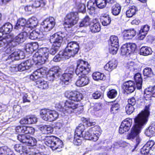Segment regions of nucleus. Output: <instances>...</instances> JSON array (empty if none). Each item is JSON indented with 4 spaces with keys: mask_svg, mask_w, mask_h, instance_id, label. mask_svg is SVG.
<instances>
[{
    "mask_svg": "<svg viewBox=\"0 0 155 155\" xmlns=\"http://www.w3.org/2000/svg\"><path fill=\"white\" fill-rule=\"evenodd\" d=\"M63 38L57 33H56L50 37V41L52 43V46L49 51L46 48L39 49L35 53L32 60L35 64H44L48 57V51L52 55H54L58 51L61 45Z\"/></svg>",
    "mask_w": 155,
    "mask_h": 155,
    "instance_id": "1",
    "label": "nucleus"
},
{
    "mask_svg": "<svg viewBox=\"0 0 155 155\" xmlns=\"http://www.w3.org/2000/svg\"><path fill=\"white\" fill-rule=\"evenodd\" d=\"M150 105L146 106L143 110H142L134 119V124L131 128L130 132L127 136L128 140H133L136 138V143L134 146L135 149L140 142V140L138 137L143 126L146 124L150 115Z\"/></svg>",
    "mask_w": 155,
    "mask_h": 155,
    "instance_id": "2",
    "label": "nucleus"
},
{
    "mask_svg": "<svg viewBox=\"0 0 155 155\" xmlns=\"http://www.w3.org/2000/svg\"><path fill=\"white\" fill-rule=\"evenodd\" d=\"M64 96L68 99L64 103L63 107L65 112L70 114L76 110L79 113L83 111V106L78 103L82 98L81 94L77 91H67L65 92Z\"/></svg>",
    "mask_w": 155,
    "mask_h": 155,
    "instance_id": "3",
    "label": "nucleus"
},
{
    "mask_svg": "<svg viewBox=\"0 0 155 155\" xmlns=\"http://www.w3.org/2000/svg\"><path fill=\"white\" fill-rule=\"evenodd\" d=\"M76 64V74L78 75L81 76H78L75 84L78 87H82L87 85L90 82L89 78L86 75L90 72L91 67L87 61L81 59L77 60Z\"/></svg>",
    "mask_w": 155,
    "mask_h": 155,
    "instance_id": "4",
    "label": "nucleus"
},
{
    "mask_svg": "<svg viewBox=\"0 0 155 155\" xmlns=\"http://www.w3.org/2000/svg\"><path fill=\"white\" fill-rule=\"evenodd\" d=\"M102 132L100 127L98 125H95L86 131L84 136L74 135L73 143L75 145L79 146L81 144L84 138L86 140L96 141L98 140Z\"/></svg>",
    "mask_w": 155,
    "mask_h": 155,
    "instance_id": "5",
    "label": "nucleus"
},
{
    "mask_svg": "<svg viewBox=\"0 0 155 155\" xmlns=\"http://www.w3.org/2000/svg\"><path fill=\"white\" fill-rule=\"evenodd\" d=\"M79 19L77 12H71L68 13L64 18L63 25L66 30L73 27L78 23Z\"/></svg>",
    "mask_w": 155,
    "mask_h": 155,
    "instance_id": "6",
    "label": "nucleus"
},
{
    "mask_svg": "<svg viewBox=\"0 0 155 155\" xmlns=\"http://www.w3.org/2000/svg\"><path fill=\"white\" fill-rule=\"evenodd\" d=\"M40 114L43 120L49 122L56 120L59 116L58 112L55 110L46 108L41 109Z\"/></svg>",
    "mask_w": 155,
    "mask_h": 155,
    "instance_id": "7",
    "label": "nucleus"
},
{
    "mask_svg": "<svg viewBox=\"0 0 155 155\" xmlns=\"http://www.w3.org/2000/svg\"><path fill=\"white\" fill-rule=\"evenodd\" d=\"M132 124V119L130 118H127L123 120L119 129V133L123 134L128 132L130 130Z\"/></svg>",
    "mask_w": 155,
    "mask_h": 155,
    "instance_id": "8",
    "label": "nucleus"
},
{
    "mask_svg": "<svg viewBox=\"0 0 155 155\" xmlns=\"http://www.w3.org/2000/svg\"><path fill=\"white\" fill-rule=\"evenodd\" d=\"M42 30L44 32H48L52 30L54 27L55 22L54 18L52 17H49L46 18L43 21Z\"/></svg>",
    "mask_w": 155,
    "mask_h": 155,
    "instance_id": "9",
    "label": "nucleus"
},
{
    "mask_svg": "<svg viewBox=\"0 0 155 155\" xmlns=\"http://www.w3.org/2000/svg\"><path fill=\"white\" fill-rule=\"evenodd\" d=\"M68 68L69 70H70V72L63 74L61 79L62 84L65 85H68L71 82L72 77V74L74 70V68H71V67Z\"/></svg>",
    "mask_w": 155,
    "mask_h": 155,
    "instance_id": "10",
    "label": "nucleus"
},
{
    "mask_svg": "<svg viewBox=\"0 0 155 155\" xmlns=\"http://www.w3.org/2000/svg\"><path fill=\"white\" fill-rule=\"evenodd\" d=\"M31 67L30 64H29V61L27 60L21 63L20 64H18L17 66H15L11 67V71L13 72L23 71L29 69Z\"/></svg>",
    "mask_w": 155,
    "mask_h": 155,
    "instance_id": "11",
    "label": "nucleus"
},
{
    "mask_svg": "<svg viewBox=\"0 0 155 155\" xmlns=\"http://www.w3.org/2000/svg\"><path fill=\"white\" fill-rule=\"evenodd\" d=\"M136 87L134 82L129 80L124 82L123 88L127 93L130 94L134 91Z\"/></svg>",
    "mask_w": 155,
    "mask_h": 155,
    "instance_id": "12",
    "label": "nucleus"
},
{
    "mask_svg": "<svg viewBox=\"0 0 155 155\" xmlns=\"http://www.w3.org/2000/svg\"><path fill=\"white\" fill-rule=\"evenodd\" d=\"M136 31L134 28H131L124 30L122 32V35L124 40H130L136 35Z\"/></svg>",
    "mask_w": 155,
    "mask_h": 155,
    "instance_id": "13",
    "label": "nucleus"
},
{
    "mask_svg": "<svg viewBox=\"0 0 155 155\" xmlns=\"http://www.w3.org/2000/svg\"><path fill=\"white\" fill-rule=\"evenodd\" d=\"M37 121V118L34 115H28L22 118L20 122L21 124H32Z\"/></svg>",
    "mask_w": 155,
    "mask_h": 155,
    "instance_id": "14",
    "label": "nucleus"
},
{
    "mask_svg": "<svg viewBox=\"0 0 155 155\" xmlns=\"http://www.w3.org/2000/svg\"><path fill=\"white\" fill-rule=\"evenodd\" d=\"M93 24L90 27V29L92 33H95L99 32L101 29V25L97 18L93 19L92 21Z\"/></svg>",
    "mask_w": 155,
    "mask_h": 155,
    "instance_id": "15",
    "label": "nucleus"
},
{
    "mask_svg": "<svg viewBox=\"0 0 155 155\" xmlns=\"http://www.w3.org/2000/svg\"><path fill=\"white\" fill-rule=\"evenodd\" d=\"M150 28V26L147 24L142 26L138 34V38L140 40H142L147 34Z\"/></svg>",
    "mask_w": 155,
    "mask_h": 155,
    "instance_id": "16",
    "label": "nucleus"
},
{
    "mask_svg": "<svg viewBox=\"0 0 155 155\" xmlns=\"http://www.w3.org/2000/svg\"><path fill=\"white\" fill-rule=\"evenodd\" d=\"M58 138L54 136H46L45 137V143L52 150L57 142Z\"/></svg>",
    "mask_w": 155,
    "mask_h": 155,
    "instance_id": "17",
    "label": "nucleus"
},
{
    "mask_svg": "<svg viewBox=\"0 0 155 155\" xmlns=\"http://www.w3.org/2000/svg\"><path fill=\"white\" fill-rule=\"evenodd\" d=\"M66 48L67 50L72 52L74 55L78 53L79 50V46L74 41L68 43Z\"/></svg>",
    "mask_w": 155,
    "mask_h": 155,
    "instance_id": "18",
    "label": "nucleus"
},
{
    "mask_svg": "<svg viewBox=\"0 0 155 155\" xmlns=\"http://www.w3.org/2000/svg\"><path fill=\"white\" fill-rule=\"evenodd\" d=\"M100 20L102 25L103 26H107L111 23V18L109 14L106 13H103L100 16Z\"/></svg>",
    "mask_w": 155,
    "mask_h": 155,
    "instance_id": "19",
    "label": "nucleus"
},
{
    "mask_svg": "<svg viewBox=\"0 0 155 155\" xmlns=\"http://www.w3.org/2000/svg\"><path fill=\"white\" fill-rule=\"evenodd\" d=\"M13 29L12 25L10 22L5 23L0 28V31L3 34H9Z\"/></svg>",
    "mask_w": 155,
    "mask_h": 155,
    "instance_id": "20",
    "label": "nucleus"
},
{
    "mask_svg": "<svg viewBox=\"0 0 155 155\" xmlns=\"http://www.w3.org/2000/svg\"><path fill=\"white\" fill-rule=\"evenodd\" d=\"M6 41L7 45L9 46V47L6 50L5 53L7 54H11L14 51V47L17 45V44L12 38L8 40H6Z\"/></svg>",
    "mask_w": 155,
    "mask_h": 155,
    "instance_id": "21",
    "label": "nucleus"
},
{
    "mask_svg": "<svg viewBox=\"0 0 155 155\" xmlns=\"http://www.w3.org/2000/svg\"><path fill=\"white\" fill-rule=\"evenodd\" d=\"M134 78L137 89H141L143 82L141 74L139 72L135 74L134 76Z\"/></svg>",
    "mask_w": 155,
    "mask_h": 155,
    "instance_id": "22",
    "label": "nucleus"
},
{
    "mask_svg": "<svg viewBox=\"0 0 155 155\" xmlns=\"http://www.w3.org/2000/svg\"><path fill=\"white\" fill-rule=\"evenodd\" d=\"M138 11V8L136 6L134 5L130 6L126 12L127 17L128 18L132 17Z\"/></svg>",
    "mask_w": 155,
    "mask_h": 155,
    "instance_id": "23",
    "label": "nucleus"
},
{
    "mask_svg": "<svg viewBox=\"0 0 155 155\" xmlns=\"http://www.w3.org/2000/svg\"><path fill=\"white\" fill-rule=\"evenodd\" d=\"M27 33L24 31L20 33L16 36L15 40H13L16 43L17 45L23 42L26 39Z\"/></svg>",
    "mask_w": 155,
    "mask_h": 155,
    "instance_id": "24",
    "label": "nucleus"
},
{
    "mask_svg": "<svg viewBox=\"0 0 155 155\" xmlns=\"http://www.w3.org/2000/svg\"><path fill=\"white\" fill-rule=\"evenodd\" d=\"M117 66V62L114 60L109 61L104 66V68L106 71L111 72L116 68Z\"/></svg>",
    "mask_w": 155,
    "mask_h": 155,
    "instance_id": "25",
    "label": "nucleus"
},
{
    "mask_svg": "<svg viewBox=\"0 0 155 155\" xmlns=\"http://www.w3.org/2000/svg\"><path fill=\"white\" fill-rule=\"evenodd\" d=\"M39 130L44 134H51L53 132V128L50 125H45L41 126L39 127Z\"/></svg>",
    "mask_w": 155,
    "mask_h": 155,
    "instance_id": "26",
    "label": "nucleus"
},
{
    "mask_svg": "<svg viewBox=\"0 0 155 155\" xmlns=\"http://www.w3.org/2000/svg\"><path fill=\"white\" fill-rule=\"evenodd\" d=\"M95 0L93 1L92 0H89L87 2V7L89 13L91 15L94 14L95 12V6H96Z\"/></svg>",
    "mask_w": 155,
    "mask_h": 155,
    "instance_id": "27",
    "label": "nucleus"
},
{
    "mask_svg": "<svg viewBox=\"0 0 155 155\" xmlns=\"http://www.w3.org/2000/svg\"><path fill=\"white\" fill-rule=\"evenodd\" d=\"M155 133V122L152 123L145 131V135L148 137H152Z\"/></svg>",
    "mask_w": 155,
    "mask_h": 155,
    "instance_id": "28",
    "label": "nucleus"
},
{
    "mask_svg": "<svg viewBox=\"0 0 155 155\" xmlns=\"http://www.w3.org/2000/svg\"><path fill=\"white\" fill-rule=\"evenodd\" d=\"M38 21L37 19L35 17H32L29 18L27 22V27L33 28L37 25Z\"/></svg>",
    "mask_w": 155,
    "mask_h": 155,
    "instance_id": "29",
    "label": "nucleus"
},
{
    "mask_svg": "<svg viewBox=\"0 0 155 155\" xmlns=\"http://www.w3.org/2000/svg\"><path fill=\"white\" fill-rule=\"evenodd\" d=\"M92 76L93 79L96 81H104L106 79V76L104 75V74L98 71L93 73Z\"/></svg>",
    "mask_w": 155,
    "mask_h": 155,
    "instance_id": "30",
    "label": "nucleus"
},
{
    "mask_svg": "<svg viewBox=\"0 0 155 155\" xmlns=\"http://www.w3.org/2000/svg\"><path fill=\"white\" fill-rule=\"evenodd\" d=\"M0 155H15L11 149L7 147H0Z\"/></svg>",
    "mask_w": 155,
    "mask_h": 155,
    "instance_id": "31",
    "label": "nucleus"
},
{
    "mask_svg": "<svg viewBox=\"0 0 155 155\" xmlns=\"http://www.w3.org/2000/svg\"><path fill=\"white\" fill-rule=\"evenodd\" d=\"M36 85L37 87L41 89H45L48 87V82L44 80H39L36 81Z\"/></svg>",
    "mask_w": 155,
    "mask_h": 155,
    "instance_id": "32",
    "label": "nucleus"
},
{
    "mask_svg": "<svg viewBox=\"0 0 155 155\" xmlns=\"http://www.w3.org/2000/svg\"><path fill=\"white\" fill-rule=\"evenodd\" d=\"M53 146L54 147L52 149V150H55L59 152L62 150V149L64 147V145L62 141L58 138L55 145Z\"/></svg>",
    "mask_w": 155,
    "mask_h": 155,
    "instance_id": "33",
    "label": "nucleus"
},
{
    "mask_svg": "<svg viewBox=\"0 0 155 155\" xmlns=\"http://www.w3.org/2000/svg\"><path fill=\"white\" fill-rule=\"evenodd\" d=\"M151 48L147 46H143L140 50V54L143 56H147L152 53Z\"/></svg>",
    "mask_w": 155,
    "mask_h": 155,
    "instance_id": "34",
    "label": "nucleus"
},
{
    "mask_svg": "<svg viewBox=\"0 0 155 155\" xmlns=\"http://www.w3.org/2000/svg\"><path fill=\"white\" fill-rule=\"evenodd\" d=\"M121 10V7L120 5L116 3L112 7L111 12L113 15H117L120 14Z\"/></svg>",
    "mask_w": 155,
    "mask_h": 155,
    "instance_id": "35",
    "label": "nucleus"
},
{
    "mask_svg": "<svg viewBox=\"0 0 155 155\" xmlns=\"http://www.w3.org/2000/svg\"><path fill=\"white\" fill-rule=\"evenodd\" d=\"M61 69L58 66L52 67L48 72L50 76H52L53 78L55 77V75L61 72Z\"/></svg>",
    "mask_w": 155,
    "mask_h": 155,
    "instance_id": "36",
    "label": "nucleus"
},
{
    "mask_svg": "<svg viewBox=\"0 0 155 155\" xmlns=\"http://www.w3.org/2000/svg\"><path fill=\"white\" fill-rule=\"evenodd\" d=\"M85 129V128L84 125L81 124H79L75 130L74 135L84 136L83 133Z\"/></svg>",
    "mask_w": 155,
    "mask_h": 155,
    "instance_id": "37",
    "label": "nucleus"
},
{
    "mask_svg": "<svg viewBox=\"0 0 155 155\" xmlns=\"http://www.w3.org/2000/svg\"><path fill=\"white\" fill-rule=\"evenodd\" d=\"M117 94V92L115 89H109V90L107 92V97L110 99H113L115 98Z\"/></svg>",
    "mask_w": 155,
    "mask_h": 155,
    "instance_id": "38",
    "label": "nucleus"
},
{
    "mask_svg": "<svg viewBox=\"0 0 155 155\" xmlns=\"http://www.w3.org/2000/svg\"><path fill=\"white\" fill-rule=\"evenodd\" d=\"M27 22L26 19L23 18H19L15 26V28L18 29L20 26H27Z\"/></svg>",
    "mask_w": 155,
    "mask_h": 155,
    "instance_id": "39",
    "label": "nucleus"
},
{
    "mask_svg": "<svg viewBox=\"0 0 155 155\" xmlns=\"http://www.w3.org/2000/svg\"><path fill=\"white\" fill-rule=\"evenodd\" d=\"M32 4L35 8H42L45 5L46 2L44 0H35Z\"/></svg>",
    "mask_w": 155,
    "mask_h": 155,
    "instance_id": "40",
    "label": "nucleus"
},
{
    "mask_svg": "<svg viewBox=\"0 0 155 155\" xmlns=\"http://www.w3.org/2000/svg\"><path fill=\"white\" fill-rule=\"evenodd\" d=\"M110 45L119 46V39L117 36L115 35H111L109 38Z\"/></svg>",
    "mask_w": 155,
    "mask_h": 155,
    "instance_id": "41",
    "label": "nucleus"
},
{
    "mask_svg": "<svg viewBox=\"0 0 155 155\" xmlns=\"http://www.w3.org/2000/svg\"><path fill=\"white\" fill-rule=\"evenodd\" d=\"M90 21V18L88 15H86L80 22L79 26L82 27L85 26H87L89 24Z\"/></svg>",
    "mask_w": 155,
    "mask_h": 155,
    "instance_id": "42",
    "label": "nucleus"
},
{
    "mask_svg": "<svg viewBox=\"0 0 155 155\" xmlns=\"http://www.w3.org/2000/svg\"><path fill=\"white\" fill-rule=\"evenodd\" d=\"M120 108L119 105L117 103L112 104L110 108V113L111 114H115L118 112V110Z\"/></svg>",
    "mask_w": 155,
    "mask_h": 155,
    "instance_id": "43",
    "label": "nucleus"
},
{
    "mask_svg": "<svg viewBox=\"0 0 155 155\" xmlns=\"http://www.w3.org/2000/svg\"><path fill=\"white\" fill-rule=\"evenodd\" d=\"M60 52L63 58L68 59L71 57H73L74 56V55H73L72 52L69 51V50H67L66 48L63 51H60Z\"/></svg>",
    "mask_w": 155,
    "mask_h": 155,
    "instance_id": "44",
    "label": "nucleus"
},
{
    "mask_svg": "<svg viewBox=\"0 0 155 155\" xmlns=\"http://www.w3.org/2000/svg\"><path fill=\"white\" fill-rule=\"evenodd\" d=\"M41 77L38 69L34 71L30 76V78L32 81H36Z\"/></svg>",
    "mask_w": 155,
    "mask_h": 155,
    "instance_id": "45",
    "label": "nucleus"
},
{
    "mask_svg": "<svg viewBox=\"0 0 155 155\" xmlns=\"http://www.w3.org/2000/svg\"><path fill=\"white\" fill-rule=\"evenodd\" d=\"M24 133L29 135L33 134L35 132V129L30 126H24Z\"/></svg>",
    "mask_w": 155,
    "mask_h": 155,
    "instance_id": "46",
    "label": "nucleus"
},
{
    "mask_svg": "<svg viewBox=\"0 0 155 155\" xmlns=\"http://www.w3.org/2000/svg\"><path fill=\"white\" fill-rule=\"evenodd\" d=\"M37 141L34 138L28 136L25 144L30 146H34L36 145Z\"/></svg>",
    "mask_w": 155,
    "mask_h": 155,
    "instance_id": "47",
    "label": "nucleus"
},
{
    "mask_svg": "<svg viewBox=\"0 0 155 155\" xmlns=\"http://www.w3.org/2000/svg\"><path fill=\"white\" fill-rule=\"evenodd\" d=\"M143 74L145 76L150 77L152 75L153 72L151 68L146 67L144 69L143 71Z\"/></svg>",
    "mask_w": 155,
    "mask_h": 155,
    "instance_id": "48",
    "label": "nucleus"
},
{
    "mask_svg": "<svg viewBox=\"0 0 155 155\" xmlns=\"http://www.w3.org/2000/svg\"><path fill=\"white\" fill-rule=\"evenodd\" d=\"M126 45L128 48L129 53L130 54L133 53L136 48V45L134 43H126Z\"/></svg>",
    "mask_w": 155,
    "mask_h": 155,
    "instance_id": "49",
    "label": "nucleus"
},
{
    "mask_svg": "<svg viewBox=\"0 0 155 155\" xmlns=\"http://www.w3.org/2000/svg\"><path fill=\"white\" fill-rule=\"evenodd\" d=\"M104 96L103 92L99 90H97L94 92L92 94L93 98L94 99H98Z\"/></svg>",
    "mask_w": 155,
    "mask_h": 155,
    "instance_id": "50",
    "label": "nucleus"
},
{
    "mask_svg": "<svg viewBox=\"0 0 155 155\" xmlns=\"http://www.w3.org/2000/svg\"><path fill=\"white\" fill-rule=\"evenodd\" d=\"M81 120L83 123L89 127L94 125L95 124V122H90L89 118L82 117L81 118Z\"/></svg>",
    "mask_w": 155,
    "mask_h": 155,
    "instance_id": "51",
    "label": "nucleus"
},
{
    "mask_svg": "<svg viewBox=\"0 0 155 155\" xmlns=\"http://www.w3.org/2000/svg\"><path fill=\"white\" fill-rule=\"evenodd\" d=\"M81 120L83 123L89 127L94 125L95 124V122H90L89 118L82 117L81 118Z\"/></svg>",
    "mask_w": 155,
    "mask_h": 155,
    "instance_id": "52",
    "label": "nucleus"
},
{
    "mask_svg": "<svg viewBox=\"0 0 155 155\" xmlns=\"http://www.w3.org/2000/svg\"><path fill=\"white\" fill-rule=\"evenodd\" d=\"M39 35V32L35 30H33L30 33L29 38L31 40H36L38 38Z\"/></svg>",
    "mask_w": 155,
    "mask_h": 155,
    "instance_id": "53",
    "label": "nucleus"
},
{
    "mask_svg": "<svg viewBox=\"0 0 155 155\" xmlns=\"http://www.w3.org/2000/svg\"><path fill=\"white\" fill-rule=\"evenodd\" d=\"M17 137L19 141L25 144L28 137L25 134H18Z\"/></svg>",
    "mask_w": 155,
    "mask_h": 155,
    "instance_id": "54",
    "label": "nucleus"
},
{
    "mask_svg": "<svg viewBox=\"0 0 155 155\" xmlns=\"http://www.w3.org/2000/svg\"><path fill=\"white\" fill-rule=\"evenodd\" d=\"M134 106L127 104L125 107V110L127 113L129 115L131 114L134 111Z\"/></svg>",
    "mask_w": 155,
    "mask_h": 155,
    "instance_id": "55",
    "label": "nucleus"
},
{
    "mask_svg": "<svg viewBox=\"0 0 155 155\" xmlns=\"http://www.w3.org/2000/svg\"><path fill=\"white\" fill-rule=\"evenodd\" d=\"M120 53L123 55H126L127 54H130L126 44L123 45L121 47L120 49Z\"/></svg>",
    "mask_w": 155,
    "mask_h": 155,
    "instance_id": "56",
    "label": "nucleus"
},
{
    "mask_svg": "<svg viewBox=\"0 0 155 155\" xmlns=\"http://www.w3.org/2000/svg\"><path fill=\"white\" fill-rule=\"evenodd\" d=\"M150 149L144 145L141 149L140 152L141 154L147 155L149 153Z\"/></svg>",
    "mask_w": 155,
    "mask_h": 155,
    "instance_id": "57",
    "label": "nucleus"
},
{
    "mask_svg": "<svg viewBox=\"0 0 155 155\" xmlns=\"http://www.w3.org/2000/svg\"><path fill=\"white\" fill-rule=\"evenodd\" d=\"M136 64L134 62L130 61L127 63V67L131 70H135L136 69Z\"/></svg>",
    "mask_w": 155,
    "mask_h": 155,
    "instance_id": "58",
    "label": "nucleus"
},
{
    "mask_svg": "<svg viewBox=\"0 0 155 155\" xmlns=\"http://www.w3.org/2000/svg\"><path fill=\"white\" fill-rule=\"evenodd\" d=\"M21 52L19 53L18 51H13L10 55L11 58H13L14 60H18L21 58L20 57Z\"/></svg>",
    "mask_w": 155,
    "mask_h": 155,
    "instance_id": "59",
    "label": "nucleus"
},
{
    "mask_svg": "<svg viewBox=\"0 0 155 155\" xmlns=\"http://www.w3.org/2000/svg\"><path fill=\"white\" fill-rule=\"evenodd\" d=\"M118 48L119 46L111 45L109 49L110 53L112 54H116L117 53Z\"/></svg>",
    "mask_w": 155,
    "mask_h": 155,
    "instance_id": "60",
    "label": "nucleus"
},
{
    "mask_svg": "<svg viewBox=\"0 0 155 155\" xmlns=\"http://www.w3.org/2000/svg\"><path fill=\"white\" fill-rule=\"evenodd\" d=\"M78 10L82 12H84L86 11V7L84 3H79L77 5Z\"/></svg>",
    "mask_w": 155,
    "mask_h": 155,
    "instance_id": "61",
    "label": "nucleus"
},
{
    "mask_svg": "<svg viewBox=\"0 0 155 155\" xmlns=\"http://www.w3.org/2000/svg\"><path fill=\"white\" fill-rule=\"evenodd\" d=\"M35 7L33 6V4L31 5H27L25 7V10L26 12H29L31 13L34 11Z\"/></svg>",
    "mask_w": 155,
    "mask_h": 155,
    "instance_id": "62",
    "label": "nucleus"
},
{
    "mask_svg": "<svg viewBox=\"0 0 155 155\" xmlns=\"http://www.w3.org/2000/svg\"><path fill=\"white\" fill-rule=\"evenodd\" d=\"M25 50L26 52L30 54L32 53L34 50L33 48V45L28 44H27L25 46Z\"/></svg>",
    "mask_w": 155,
    "mask_h": 155,
    "instance_id": "63",
    "label": "nucleus"
},
{
    "mask_svg": "<svg viewBox=\"0 0 155 155\" xmlns=\"http://www.w3.org/2000/svg\"><path fill=\"white\" fill-rule=\"evenodd\" d=\"M128 104L134 106L136 103L135 98L134 97H132L128 99Z\"/></svg>",
    "mask_w": 155,
    "mask_h": 155,
    "instance_id": "64",
    "label": "nucleus"
}]
</instances>
